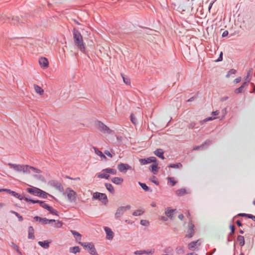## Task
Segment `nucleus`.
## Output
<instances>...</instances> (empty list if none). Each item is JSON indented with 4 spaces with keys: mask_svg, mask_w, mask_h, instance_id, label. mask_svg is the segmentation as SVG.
<instances>
[{
    "mask_svg": "<svg viewBox=\"0 0 255 255\" xmlns=\"http://www.w3.org/2000/svg\"><path fill=\"white\" fill-rule=\"evenodd\" d=\"M49 184L50 185L55 189L58 190L61 192H64V188L61 184V183L56 180H51L49 181Z\"/></svg>",
    "mask_w": 255,
    "mask_h": 255,
    "instance_id": "11",
    "label": "nucleus"
},
{
    "mask_svg": "<svg viewBox=\"0 0 255 255\" xmlns=\"http://www.w3.org/2000/svg\"><path fill=\"white\" fill-rule=\"evenodd\" d=\"M153 252H152L151 250H144V251L143 252V253H144V254H147V255H150V254H152L153 253Z\"/></svg>",
    "mask_w": 255,
    "mask_h": 255,
    "instance_id": "62",
    "label": "nucleus"
},
{
    "mask_svg": "<svg viewBox=\"0 0 255 255\" xmlns=\"http://www.w3.org/2000/svg\"><path fill=\"white\" fill-rule=\"evenodd\" d=\"M102 171V172H105L106 173H110L113 175H115L117 173V170L114 168H107L103 169Z\"/></svg>",
    "mask_w": 255,
    "mask_h": 255,
    "instance_id": "31",
    "label": "nucleus"
},
{
    "mask_svg": "<svg viewBox=\"0 0 255 255\" xmlns=\"http://www.w3.org/2000/svg\"><path fill=\"white\" fill-rule=\"evenodd\" d=\"M168 180L170 182L172 186H174L177 183V181L174 180L172 177H168Z\"/></svg>",
    "mask_w": 255,
    "mask_h": 255,
    "instance_id": "54",
    "label": "nucleus"
},
{
    "mask_svg": "<svg viewBox=\"0 0 255 255\" xmlns=\"http://www.w3.org/2000/svg\"><path fill=\"white\" fill-rule=\"evenodd\" d=\"M38 189H39L38 188L33 187L28 188L26 189V190L28 193H31L34 196H37L39 192Z\"/></svg>",
    "mask_w": 255,
    "mask_h": 255,
    "instance_id": "26",
    "label": "nucleus"
},
{
    "mask_svg": "<svg viewBox=\"0 0 255 255\" xmlns=\"http://www.w3.org/2000/svg\"><path fill=\"white\" fill-rule=\"evenodd\" d=\"M6 19L9 20H10L11 19L10 22L11 24L13 25H18L19 24L20 25H22V24L25 23L26 22H27V21L25 19H23V17H21V18L20 19L18 16H13L11 18L9 17H6Z\"/></svg>",
    "mask_w": 255,
    "mask_h": 255,
    "instance_id": "7",
    "label": "nucleus"
},
{
    "mask_svg": "<svg viewBox=\"0 0 255 255\" xmlns=\"http://www.w3.org/2000/svg\"><path fill=\"white\" fill-rule=\"evenodd\" d=\"M169 168H180L182 167V164L179 162L175 164H170L168 166Z\"/></svg>",
    "mask_w": 255,
    "mask_h": 255,
    "instance_id": "39",
    "label": "nucleus"
},
{
    "mask_svg": "<svg viewBox=\"0 0 255 255\" xmlns=\"http://www.w3.org/2000/svg\"><path fill=\"white\" fill-rule=\"evenodd\" d=\"M194 227V225L192 223L191 221H190L188 223V229L187 231V233L186 235V237L188 238H191L193 236L195 233Z\"/></svg>",
    "mask_w": 255,
    "mask_h": 255,
    "instance_id": "12",
    "label": "nucleus"
},
{
    "mask_svg": "<svg viewBox=\"0 0 255 255\" xmlns=\"http://www.w3.org/2000/svg\"><path fill=\"white\" fill-rule=\"evenodd\" d=\"M10 191V189H0V192H6L9 194Z\"/></svg>",
    "mask_w": 255,
    "mask_h": 255,
    "instance_id": "61",
    "label": "nucleus"
},
{
    "mask_svg": "<svg viewBox=\"0 0 255 255\" xmlns=\"http://www.w3.org/2000/svg\"><path fill=\"white\" fill-rule=\"evenodd\" d=\"M131 206L129 205L126 206H121L119 207L115 214V218L116 220L120 219L124 213L127 210H129Z\"/></svg>",
    "mask_w": 255,
    "mask_h": 255,
    "instance_id": "6",
    "label": "nucleus"
},
{
    "mask_svg": "<svg viewBox=\"0 0 255 255\" xmlns=\"http://www.w3.org/2000/svg\"><path fill=\"white\" fill-rule=\"evenodd\" d=\"M144 251V250H138L134 252V254L136 255H143L144 254V253H143Z\"/></svg>",
    "mask_w": 255,
    "mask_h": 255,
    "instance_id": "56",
    "label": "nucleus"
},
{
    "mask_svg": "<svg viewBox=\"0 0 255 255\" xmlns=\"http://www.w3.org/2000/svg\"><path fill=\"white\" fill-rule=\"evenodd\" d=\"M252 71H253V69L251 68L250 69L249 71L247 73V76H246L245 77V80L246 81H248L247 82L248 83L249 82L250 80H248V78H249V77L251 76L252 73Z\"/></svg>",
    "mask_w": 255,
    "mask_h": 255,
    "instance_id": "50",
    "label": "nucleus"
},
{
    "mask_svg": "<svg viewBox=\"0 0 255 255\" xmlns=\"http://www.w3.org/2000/svg\"><path fill=\"white\" fill-rule=\"evenodd\" d=\"M47 211H48L50 214L56 216H59V212L54 208H53L51 206L49 207V208L48 209Z\"/></svg>",
    "mask_w": 255,
    "mask_h": 255,
    "instance_id": "40",
    "label": "nucleus"
},
{
    "mask_svg": "<svg viewBox=\"0 0 255 255\" xmlns=\"http://www.w3.org/2000/svg\"><path fill=\"white\" fill-rule=\"evenodd\" d=\"M104 153L110 158H112L116 155L115 151L113 149H111L110 150H105Z\"/></svg>",
    "mask_w": 255,
    "mask_h": 255,
    "instance_id": "30",
    "label": "nucleus"
},
{
    "mask_svg": "<svg viewBox=\"0 0 255 255\" xmlns=\"http://www.w3.org/2000/svg\"><path fill=\"white\" fill-rule=\"evenodd\" d=\"M211 143V140L209 139H207L204 142L199 145V146H200V149L203 150L207 148Z\"/></svg>",
    "mask_w": 255,
    "mask_h": 255,
    "instance_id": "27",
    "label": "nucleus"
},
{
    "mask_svg": "<svg viewBox=\"0 0 255 255\" xmlns=\"http://www.w3.org/2000/svg\"><path fill=\"white\" fill-rule=\"evenodd\" d=\"M237 239V241L239 243V244L241 247H243L245 245V241L244 236L239 235L238 236Z\"/></svg>",
    "mask_w": 255,
    "mask_h": 255,
    "instance_id": "34",
    "label": "nucleus"
},
{
    "mask_svg": "<svg viewBox=\"0 0 255 255\" xmlns=\"http://www.w3.org/2000/svg\"><path fill=\"white\" fill-rule=\"evenodd\" d=\"M39 65L43 68H46L48 67L49 62L48 59L45 57H41L39 59Z\"/></svg>",
    "mask_w": 255,
    "mask_h": 255,
    "instance_id": "18",
    "label": "nucleus"
},
{
    "mask_svg": "<svg viewBox=\"0 0 255 255\" xmlns=\"http://www.w3.org/2000/svg\"><path fill=\"white\" fill-rule=\"evenodd\" d=\"M228 34H229L228 31L227 30H225L223 32L222 36V37H224L227 36L228 35Z\"/></svg>",
    "mask_w": 255,
    "mask_h": 255,
    "instance_id": "63",
    "label": "nucleus"
},
{
    "mask_svg": "<svg viewBox=\"0 0 255 255\" xmlns=\"http://www.w3.org/2000/svg\"><path fill=\"white\" fill-rule=\"evenodd\" d=\"M34 88L35 92L39 95H42L44 93V90L38 85L34 84Z\"/></svg>",
    "mask_w": 255,
    "mask_h": 255,
    "instance_id": "35",
    "label": "nucleus"
},
{
    "mask_svg": "<svg viewBox=\"0 0 255 255\" xmlns=\"http://www.w3.org/2000/svg\"><path fill=\"white\" fill-rule=\"evenodd\" d=\"M156 158L155 157L151 156L146 158H142L139 159V162L141 164L145 165L150 163L155 162Z\"/></svg>",
    "mask_w": 255,
    "mask_h": 255,
    "instance_id": "14",
    "label": "nucleus"
},
{
    "mask_svg": "<svg viewBox=\"0 0 255 255\" xmlns=\"http://www.w3.org/2000/svg\"><path fill=\"white\" fill-rule=\"evenodd\" d=\"M79 244L84 248L87 249L91 255H99L93 243L79 242Z\"/></svg>",
    "mask_w": 255,
    "mask_h": 255,
    "instance_id": "2",
    "label": "nucleus"
},
{
    "mask_svg": "<svg viewBox=\"0 0 255 255\" xmlns=\"http://www.w3.org/2000/svg\"><path fill=\"white\" fill-rule=\"evenodd\" d=\"M97 176L98 178H105V179H109L110 177V175L109 174H106L105 172H103L101 173H98L97 174Z\"/></svg>",
    "mask_w": 255,
    "mask_h": 255,
    "instance_id": "38",
    "label": "nucleus"
},
{
    "mask_svg": "<svg viewBox=\"0 0 255 255\" xmlns=\"http://www.w3.org/2000/svg\"><path fill=\"white\" fill-rule=\"evenodd\" d=\"M50 241L45 240L44 241H39L38 244L44 249H48L49 247Z\"/></svg>",
    "mask_w": 255,
    "mask_h": 255,
    "instance_id": "22",
    "label": "nucleus"
},
{
    "mask_svg": "<svg viewBox=\"0 0 255 255\" xmlns=\"http://www.w3.org/2000/svg\"><path fill=\"white\" fill-rule=\"evenodd\" d=\"M30 169L32 170L33 171L37 173L41 172V170L40 169L28 165V173H30Z\"/></svg>",
    "mask_w": 255,
    "mask_h": 255,
    "instance_id": "42",
    "label": "nucleus"
},
{
    "mask_svg": "<svg viewBox=\"0 0 255 255\" xmlns=\"http://www.w3.org/2000/svg\"><path fill=\"white\" fill-rule=\"evenodd\" d=\"M94 149V150H95V153L98 155V156H100L101 155H102V154L103 153V152L102 151H101L100 150H99L98 148H97L96 147H93Z\"/></svg>",
    "mask_w": 255,
    "mask_h": 255,
    "instance_id": "53",
    "label": "nucleus"
},
{
    "mask_svg": "<svg viewBox=\"0 0 255 255\" xmlns=\"http://www.w3.org/2000/svg\"><path fill=\"white\" fill-rule=\"evenodd\" d=\"M230 229L231 230L230 233L228 235L231 236H233L235 233V227L234 225H231L230 226Z\"/></svg>",
    "mask_w": 255,
    "mask_h": 255,
    "instance_id": "44",
    "label": "nucleus"
},
{
    "mask_svg": "<svg viewBox=\"0 0 255 255\" xmlns=\"http://www.w3.org/2000/svg\"><path fill=\"white\" fill-rule=\"evenodd\" d=\"M106 154H104V153H103L102 154V155H101L100 156V157H101V159L102 160H107V157L105 156Z\"/></svg>",
    "mask_w": 255,
    "mask_h": 255,
    "instance_id": "60",
    "label": "nucleus"
},
{
    "mask_svg": "<svg viewBox=\"0 0 255 255\" xmlns=\"http://www.w3.org/2000/svg\"><path fill=\"white\" fill-rule=\"evenodd\" d=\"M176 210V209H172L170 207H167L165 211V214L167 217L172 219Z\"/></svg>",
    "mask_w": 255,
    "mask_h": 255,
    "instance_id": "19",
    "label": "nucleus"
},
{
    "mask_svg": "<svg viewBox=\"0 0 255 255\" xmlns=\"http://www.w3.org/2000/svg\"><path fill=\"white\" fill-rule=\"evenodd\" d=\"M140 224L143 226H148L149 225V222L145 220H141L140 222Z\"/></svg>",
    "mask_w": 255,
    "mask_h": 255,
    "instance_id": "49",
    "label": "nucleus"
},
{
    "mask_svg": "<svg viewBox=\"0 0 255 255\" xmlns=\"http://www.w3.org/2000/svg\"><path fill=\"white\" fill-rule=\"evenodd\" d=\"M117 168L119 171L126 173L128 170L131 169V167L128 164L120 163L118 165Z\"/></svg>",
    "mask_w": 255,
    "mask_h": 255,
    "instance_id": "13",
    "label": "nucleus"
},
{
    "mask_svg": "<svg viewBox=\"0 0 255 255\" xmlns=\"http://www.w3.org/2000/svg\"><path fill=\"white\" fill-rule=\"evenodd\" d=\"M216 118H213L212 117H208L207 118H206L204 120L201 121L200 122V123L201 124H203V123L206 122H208V121H212L214 119H215Z\"/></svg>",
    "mask_w": 255,
    "mask_h": 255,
    "instance_id": "47",
    "label": "nucleus"
},
{
    "mask_svg": "<svg viewBox=\"0 0 255 255\" xmlns=\"http://www.w3.org/2000/svg\"><path fill=\"white\" fill-rule=\"evenodd\" d=\"M111 181L114 184L120 185L123 182L124 179L121 177H115L111 179Z\"/></svg>",
    "mask_w": 255,
    "mask_h": 255,
    "instance_id": "29",
    "label": "nucleus"
},
{
    "mask_svg": "<svg viewBox=\"0 0 255 255\" xmlns=\"http://www.w3.org/2000/svg\"><path fill=\"white\" fill-rule=\"evenodd\" d=\"M92 199L99 200L100 201H101L105 205H106L108 202V198L106 194L97 192L94 193Z\"/></svg>",
    "mask_w": 255,
    "mask_h": 255,
    "instance_id": "5",
    "label": "nucleus"
},
{
    "mask_svg": "<svg viewBox=\"0 0 255 255\" xmlns=\"http://www.w3.org/2000/svg\"><path fill=\"white\" fill-rule=\"evenodd\" d=\"M176 194L178 196H182L186 194V190L184 188L178 189L176 191Z\"/></svg>",
    "mask_w": 255,
    "mask_h": 255,
    "instance_id": "36",
    "label": "nucleus"
},
{
    "mask_svg": "<svg viewBox=\"0 0 255 255\" xmlns=\"http://www.w3.org/2000/svg\"><path fill=\"white\" fill-rule=\"evenodd\" d=\"M80 251V248L78 246H75L73 247H70L69 249L70 253L76 254L79 253Z\"/></svg>",
    "mask_w": 255,
    "mask_h": 255,
    "instance_id": "37",
    "label": "nucleus"
},
{
    "mask_svg": "<svg viewBox=\"0 0 255 255\" xmlns=\"http://www.w3.org/2000/svg\"><path fill=\"white\" fill-rule=\"evenodd\" d=\"M104 230L107 236L106 238L108 240H112L114 238V233L112 230L108 227H105Z\"/></svg>",
    "mask_w": 255,
    "mask_h": 255,
    "instance_id": "17",
    "label": "nucleus"
},
{
    "mask_svg": "<svg viewBox=\"0 0 255 255\" xmlns=\"http://www.w3.org/2000/svg\"><path fill=\"white\" fill-rule=\"evenodd\" d=\"M124 83L127 85H129L130 84V81L129 78L125 77L124 75L123 74H121Z\"/></svg>",
    "mask_w": 255,
    "mask_h": 255,
    "instance_id": "46",
    "label": "nucleus"
},
{
    "mask_svg": "<svg viewBox=\"0 0 255 255\" xmlns=\"http://www.w3.org/2000/svg\"><path fill=\"white\" fill-rule=\"evenodd\" d=\"M73 39L75 45L82 52H84L85 50V46L84 43L82 35L80 31L74 28L73 29Z\"/></svg>",
    "mask_w": 255,
    "mask_h": 255,
    "instance_id": "1",
    "label": "nucleus"
},
{
    "mask_svg": "<svg viewBox=\"0 0 255 255\" xmlns=\"http://www.w3.org/2000/svg\"><path fill=\"white\" fill-rule=\"evenodd\" d=\"M66 193H67L68 199L70 202H75L77 198V193L75 191L68 187L66 189Z\"/></svg>",
    "mask_w": 255,
    "mask_h": 255,
    "instance_id": "8",
    "label": "nucleus"
},
{
    "mask_svg": "<svg viewBox=\"0 0 255 255\" xmlns=\"http://www.w3.org/2000/svg\"><path fill=\"white\" fill-rule=\"evenodd\" d=\"M196 124L194 122L191 123L188 126V128L190 129H193L195 128Z\"/></svg>",
    "mask_w": 255,
    "mask_h": 255,
    "instance_id": "58",
    "label": "nucleus"
},
{
    "mask_svg": "<svg viewBox=\"0 0 255 255\" xmlns=\"http://www.w3.org/2000/svg\"><path fill=\"white\" fill-rule=\"evenodd\" d=\"M249 219H252L255 222V216L252 215V214H249Z\"/></svg>",
    "mask_w": 255,
    "mask_h": 255,
    "instance_id": "64",
    "label": "nucleus"
},
{
    "mask_svg": "<svg viewBox=\"0 0 255 255\" xmlns=\"http://www.w3.org/2000/svg\"><path fill=\"white\" fill-rule=\"evenodd\" d=\"M70 232L72 234V235H74L75 240L77 242H79V241H80L81 240L82 236L79 233L77 232L75 230H71Z\"/></svg>",
    "mask_w": 255,
    "mask_h": 255,
    "instance_id": "28",
    "label": "nucleus"
},
{
    "mask_svg": "<svg viewBox=\"0 0 255 255\" xmlns=\"http://www.w3.org/2000/svg\"><path fill=\"white\" fill-rule=\"evenodd\" d=\"M223 60V52H221L218 58L215 61L217 62L222 61Z\"/></svg>",
    "mask_w": 255,
    "mask_h": 255,
    "instance_id": "55",
    "label": "nucleus"
},
{
    "mask_svg": "<svg viewBox=\"0 0 255 255\" xmlns=\"http://www.w3.org/2000/svg\"><path fill=\"white\" fill-rule=\"evenodd\" d=\"M62 225H63V222L62 221H58V222L56 224V226L58 228H60L62 227Z\"/></svg>",
    "mask_w": 255,
    "mask_h": 255,
    "instance_id": "59",
    "label": "nucleus"
},
{
    "mask_svg": "<svg viewBox=\"0 0 255 255\" xmlns=\"http://www.w3.org/2000/svg\"><path fill=\"white\" fill-rule=\"evenodd\" d=\"M9 194L11 195L12 196L15 197V198L19 199L20 200H24L26 201V198H29V196L27 195V196H23L20 194H19L18 193H16L15 191H12L10 190Z\"/></svg>",
    "mask_w": 255,
    "mask_h": 255,
    "instance_id": "16",
    "label": "nucleus"
},
{
    "mask_svg": "<svg viewBox=\"0 0 255 255\" xmlns=\"http://www.w3.org/2000/svg\"><path fill=\"white\" fill-rule=\"evenodd\" d=\"M143 213V211L141 210H137L132 213V215L134 216H140Z\"/></svg>",
    "mask_w": 255,
    "mask_h": 255,
    "instance_id": "45",
    "label": "nucleus"
},
{
    "mask_svg": "<svg viewBox=\"0 0 255 255\" xmlns=\"http://www.w3.org/2000/svg\"><path fill=\"white\" fill-rule=\"evenodd\" d=\"M238 216L240 217H245L247 218H249V214H246V213H239L237 215Z\"/></svg>",
    "mask_w": 255,
    "mask_h": 255,
    "instance_id": "57",
    "label": "nucleus"
},
{
    "mask_svg": "<svg viewBox=\"0 0 255 255\" xmlns=\"http://www.w3.org/2000/svg\"><path fill=\"white\" fill-rule=\"evenodd\" d=\"M130 121L134 125L136 124L137 122L136 119L135 118L134 115L133 114H131L130 116Z\"/></svg>",
    "mask_w": 255,
    "mask_h": 255,
    "instance_id": "48",
    "label": "nucleus"
},
{
    "mask_svg": "<svg viewBox=\"0 0 255 255\" xmlns=\"http://www.w3.org/2000/svg\"><path fill=\"white\" fill-rule=\"evenodd\" d=\"M26 202H31L33 204L38 203L40 207H41L42 208H43L47 210H48V208H49V207H50V206L48 205L46 203H45L44 201H40L39 200H34V199H30V198H26Z\"/></svg>",
    "mask_w": 255,
    "mask_h": 255,
    "instance_id": "9",
    "label": "nucleus"
},
{
    "mask_svg": "<svg viewBox=\"0 0 255 255\" xmlns=\"http://www.w3.org/2000/svg\"><path fill=\"white\" fill-rule=\"evenodd\" d=\"M155 179L156 177L155 176H153L152 179H150V181L155 185H159V182Z\"/></svg>",
    "mask_w": 255,
    "mask_h": 255,
    "instance_id": "52",
    "label": "nucleus"
},
{
    "mask_svg": "<svg viewBox=\"0 0 255 255\" xmlns=\"http://www.w3.org/2000/svg\"><path fill=\"white\" fill-rule=\"evenodd\" d=\"M236 70H235L234 69H230L228 71V74L226 75V77H229L231 75L235 74L236 73Z\"/></svg>",
    "mask_w": 255,
    "mask_h": 255,
    "instance_id": "51",
    "label": "nucleus"
},
{
    "mask_svg": "<svg viewBox=\"0 0 255 255\" xmlns=\"http://www.w3.org/2000/svg\"><path fill=\"white\" fill-rule=\"evenodd\" d=\"M201 245V242L199 240H198L196 241H192L191 243H189L188 245V248L189 250L191 251H195L197 246H200Z\"/></svg>",
    "mask_w": 255,
    "mask_h": 255,
    "instance_id": "15",
    "label": "nucleus"
},
{
    "mask_svg": "<svg viewBox=\"0 0 255 255\" xmlns=\"http://www.w3.org/2000/svg\"><path fill=\"white\" fill-rule=\"evenodd\" d=\"M138 184L142 188V189L145 192H152V190L149 188L148 186L146 185L145 183H141L140 182H138Z\"/></svg>",
    "mask_w": 255,
    "mask_h": 255,
    "instance_id": "32",
    "label": "nucleus"
},
{
    "mask_svg": "<svg viewBox=\"0 0 255 255\" xmlns=\"http://www.w3.org/2000/svg\"><path fill=\"white\" fill-rule=\"evenodd\" d=\"M248 85V82H244L240 87H239L238 88H237L235 90V93L236 94H240V93H243L244 91V88L245 87L247 86Z\"/></svg>",
    "mask_w": 255,
    "mask_h": 255,
    "instance_id": "23",
    "label": "nucleus"
},
{
    "mask_svg": "<svg viewBox=\"0 0 255 255\" xmlns=\"http://www.w3.org/2000/svg\"><path fill=\"white\" fill-rule=\"evenodd\" d=\"M106 189L112 194L115 193V189L111 183H106L105 184Z\"/></svg>",
    "mask_w": 255,
    "mask_h": 255,
    "instance_id": "33",
    "label": "nucleus"
},
{
    "mask_svg": "<svg viewBox=\"0 0 255 255\" xmlns=\"http://www.w3.org/2000/svg\"><path fill=\"white\" fill-rule=\"evenodd\" d=\"M33 219L35 221L39 222L44 225L50 224V223L55 222L56 221L54 219H48L46 218H41L37 216L34 217Z\"/></svg>",
    "mask_w": 255,
    "mask_h": 255,
    "instance_id": "10",
    "label": "nucleus"
},
{
    "mask_svg": "<svg viewBox=\"0 0 255 255\" xmlns=\"http://www.w3.org/2000/svg\"><path fill=\"white\" fill-rule=\"evenodd\" d=\"M176 252L178 255L183 254L184 253L183 248L181 246H178L176 248Z\"/></svg>",
    "mask_w": 255,
    "mask_h": 255,
    "instance_id": "43",
    "label": "nucleus"
},
{
    "mask_svg": "<svg viewBox=\"0 0 255 255\" xmlns=\"http://www.w3.org/2000/svg\"><path fill=\"white\" fill-rule=\"evenodd\" d=\"M8 165L17 172H22L23 173H28V165H21L8 163Z\"/></svg>",
    "mask_w": 255,
    "mask_h": 255,
    "instance_id": "3",
    "label": "nucleus"
},
{
    "mask_svg": "<svg viewBox=\"0 0 255 255\" xmlns=\"http://www.w3.org/2000/svg\"><path fill=\"white\" fill-rule=\"evenodd\" d=\"M95 126L100 131L103 133L110 134L112 132L108 127L100 121H95Z\"/></svg>",
    "mask_w": 255,
    "mask_h": 255,
    "instance_id": "4",
    "label": "nucleus"
},
{
    "mask_svg": "<svg viewBox=\"0 0 255 255\" xmlns=\"http://www.w3.org/2000/svg\"><path fill=\"white\" fill-rule=\"evenodd\" d=\"M10 212L13 214H14L16 217L18 218V221L19 222H22L23 220V217L22 216H21L19 214H18L17 212L11 210Z\"/></svg>",
    "mask_w": 255,
    "mask_h": 255,
    "instance_id": "41",
    "label": "nucleus"
},
{
    "mask_svg": "<svg viewBox=\"0 0 255 255\" xmlns=\"http://www.w3.org/2000/svg\"><path fill=\"white\" fill-rule=\"evenodd\" d=\"M34 230L32 226H29L28 227V238L29 239H32L34 240L35 239L34 236Z\"/></svg>",
    "mask_w": 255,
    "mask_h": 255,
    "instance_id": "24",
    "label": "nucleus"
},
{
    "mask_svg": "<svg viewBox=\"0 0 255 255\" xmlns=\"http://www.w3.org/2000/svg\"><path fill=\"white\" fill-rule=\"evenodd\" d=\"M38 191L39 192L37 196L38 197H41L43 199H46L47 198V196H49L53 198H54V197L52 195L47 193V192L40 189H38Z\"/></svg>",
    "mask_w": 255,
    "mask_h": 255,
    "instance_id": "20",
    "label": "nucleus"
},
{
    "mask_svg": "<svg viewBox=\"0 0 255 255\" xmlns=\"http://www.w3.org/2000/svg\"><path fill=\"white\" fill-rule=\"evenodd\" d=\"M158 162L157 160L155 162H153V163L150 165V169L151 172H153L154 174H156L158 171Z\"/></svg>",
    "mask_w": 255,
    "mask_h": 255,
    "instance_id": "25",
    "label": "nucleus"
},
{
    "mask_svg": "<svg viewBox=\"0 0 255 255\" xmlns=\"http://www.w3.org/2000/svg\"><path fill=\"white\" fill-rule=\"evenodd\" d=\"M154 154L157 156V157H158L159 158L162 159H164V156L163 155L164 154V151L162 149H161V148H158L157 149H156L154 151Z\"/></svg>",
    "mask_w": 255,
    "mask_h": 255,
    "instance_id": "21",
    "label": "nucleus"
}]
</instances>
